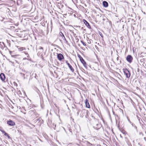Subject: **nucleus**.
<instances>
[{
	"label": "nucleus",
	"instance_id": "f257e3e1",
	"mask_svg": "<svg viewBox=\"0 0 146 146\" xmlns=\"http://www.w3.org/2000/svg\"><path fill=\"white\" fill-rule=\"evenodd\" d=\"M89 113V111L88 110H83L81 111V113L80 114V116L82 117H83L85 116L86 118H88Z\"/></svg>",
	"mask_w": 146,
	"mask_h": 146
},
{
	"label": "nucleus",
	"instance_id": "f03ea898",
	"mask_svg": "<svg viewBox=\"0 0 146 146\" xmlns=\"http://www.w3.org/2000/svg\"><path fill=\"white\" fill-rule=\"evenodd\" d=\"M78 57L79 58L81 62L82 63L84 66L86 68L87 67V66L86 62L83 59L80 55L78 54Z\"/></svg>",
	"mask_w": 146,
	"mask_h": 146
},
{
	"label": "nucleus",
	"instance_id": "7ed1b4c3",
	"mask_svg": "<svg viewBox=\"0 0 146 146\" xmlns=\"http://www.w3.org/2000/svg\"><path fill=\"white\" fill-rule=\"evenodd\" d=\"M123 72L127 78L130 77V74L129 71L127 69H123Z\"/></svg>",
	"mask_w": 146,
	"mask_h": 146
},
{
	"label": "nucleus",
	"instance_id": "20e7f679",
	"mask_svg": "<svg viewBox=\"0 0 146 146\" xmlns=\"http://www.w3.org/2000/svg\"><path fill=\"white\" fill-rule=\"evenodd\" d=\"M7 123L10 126H13L15 125V122L11 119L7 121Z\"/></svg>",
	"mask_w": 146,
	"mask_h": 146
},
{
	"label": "nucleus",
	"instance_id": "39448f33",
	"mask_svg": "<svg viewBox=\"0 0 146 146\" xmlns=\"http://www.w3.org/2000/svg\"><path fill=\"white\" fill-rule=\"evenodd\" d=\"M126 59L128 62L130 63L132 62L133 58L131 55H129L127 57Z\"/></svg>",
	"mask_w": 146,
	"mask_h": 146
},
{
	"label": "nucleus",
	"instance_id": "423d86ee",
	"mask_svg": "<svg viewBox=\"0 0 146 146\" xmlns=\"http://www.w3.org/2000/svg\"><path fill=\"white\" fill-rule=\"evenodd\" d=\"M66 63L68 65V67L69 68L70 70L72 72H74V70L73 68L71 66V65L67 61H66Z\"/></svg>",
	"mask_w": 146,
	"mask_h": 146
},
{
	"label": "nucleus",
	"instance_id": "0eeeda50",
	"mask_svg": "<svg viewBox=\"0 0 146 146\" xmlns=\"http://www.w3.org/2000/svg\"><path fill=\"white\" fill-rule=\"evenodd\" d=\"M37 51L38 52V54H40L43 51V48L41 47H39L38 49H36Z\"/></svg>",
	"mask_w": 146,
	"mask_h": 146
},
{
	"label": "nucleus",
	"instance_id": "6e6552de",
	"mask_svg": "<svg viewBox=\"0 0 146 146\" xmlns=\"http://www.w3.org/2000/svg\"><path fill=\"white\" fill-rule=\"evenodd\" d=\"M57 58L58 59L61 61L64 58V57L63 55L61 54H58L57 55Z\"/></svg>",
	"mask_w": 146,
	"mask_h": 146
},
{
	"label": "nucleus",
	"instance_id": "1a4fd4ad",
	"mask_svg": "<svg viewBox=\"0 0 146 146\" xmlns=\"http://www.w3.org/2000/svg\"><path fill=\"white\" fill-rule=\"evenodd\" d=\"M84 22L86 25L89 29H91L90 25L89 23L85 20H83Z\"/></svg>",
	"mask_w": 146,
	"mask_h": 146
},
{
	"label": "nucleus",
	"instance_id": "9d476101",
	"mask_svg": "<svg viewBox=\"0 0 146 146\" xmlns=\"http://www.w3.org/2000/svg\"><path fill=\"white\" fill-rule=\"evenodd\" d=\"M0 78L2 81L4 80L5 78V74L3 73H1L0 75Z\"/></svg>",
	"mask_w": 146,
	"mask_h": 146
},
{
	"label": "nucleus",
	"instance_id": "9b49d317",
	"mask_svg": "<svg viewBox=\"0 0 146 146\" xmlns=\"http://www.w3.org/2000/svg\"><path fill=\"white\" fill-rule=\"evenodd\" d=\"M85 104L86 107L88 108H90V106L88 102V100L87 99L86 100Z\"/></svg>",
	"mask_w": 146,
	"mask_h": 146
},
{
	"label": "nucleus",
	"instance_id": "f8f14e48",
	"mask_svg": "<svg viewBox=\"0 0 146 146\" xmlns=\"http://www.w3.org/2000/svg\"><path fill=\"white\" fill-rule=\"evenodd\" d=\"M103 6L105 7H107L108 6V3L106 1H104L103 3Z\"/></svg>",
	"mask_w": 146,
	"mask_h": 146
},
{
	"label": "nucleus",
	"instance_id": "ddd939ff",
	"mask_svg": "<svg viewBox=\"0 0 146 146\" xmlns=\"http://www.w3.org/2000/svg\"><path fill=\"white\" fill-rule=\"evenodd\" d=\"M18 49L20 51H22L24 50H25L26 49L25 48L23 47L19 48H18Z\"/></svg>",
	"mask_w": 146,
	"mask_h": 146
},
{
	"label": "nucleus",
	"instance_id": "4468645a",
	"mask_svg": "<svg viewBox=\"0 0 146 146\" xmlns=\"http://www.w3.org/2000/svg\"><path fill=\"white\" fill-rule=\"evenodd\" d=\"M1 44V42H0V47L2 49H3L4 48V47L3 45H4V43L3 42H2Z\"/></svg>",
	"mask_w": 146,
	"mask_h": 146
},
{
	"label": "nucleus",
	"instance_id": "2eb2a0df",
	"mask_svg": "<svg viewBox=\"0 0 146 146\" xmlns=\"http://www.w3.org/2000/svg\"><path fill=\"white\" fill-rule=\"evenodd\" d=\"M59 35L62 37L64 36L62 32H60L59 33Z\"/></svg>",
	"mask_w": 146,
	"mask_h": 146
},
{
	"label": "nucleus",
	"instance_id": "dca6fc26",
	"mask_svg": "<svg viewBox=\"0 0 146 146\" xmlns=\"http://www.w3.org/2000/svg\"><path fill=\"white\" fill-rule=\"evenodd\" d=\"M80 41H81V42L83 44V45L84 46H86V44L83 41L81 40Z\"/></svg>",
	"mask_w": 146,
	"mask_h": 146
},
{
	"label": "nucleus",
	"instance_id": "f3484780",
	"mask_svg": "<svg viewBox=\"0 0 146 146\" xmlns=\"http://www.w3.org/2000/svg\"><path fill=\"white\" fill-rule=\"evenodd\" d=\"M24 52L25 53V54L26 55H27V57H28L29 56V55L28 54V53H26V52Z\"/></svg>",
	"mask_w": 146,
	"mask_h": 146
},
{
	"label": "nucleus",
	"instance_id": "a211bd4d",
	"mask_svg": "<svg viewBox=\"0 0 146 146\" xmlns=\"http://www.w3.org/2000/svg\"><path fill=\"white\" fill-rule=\"evenodd\" d=\"M62 37L63 40L66 41V40L64 36L63 37L62 36Z\"/></svg>",
	"mask_w": 146,
	"mask_h": 146
},
{
	"label": "nucleus",
	"instance_id": "6ab92c4d",
	"mask_svg": "<svg viewBox=\"0 0 146 146\" xmlns=\"http://www.w3.org/2000/svg\"><path fill=\"white\" fill-rule=\"evenodd\" d=\"M100 35L102 37H103V36L102 35V34L101 33H99Z\"/></svg>",
	"mask_w": 146,
	"mask_h": 146
},
{
	"label": "nucleus",
	"instance_id": "aec40b11",
	"mask_svg": "<svg viewBox=\"0 0 146 146\" xmlns=\"http://www.w3.org/2000/svg\"><path fill=\"white\" fill-rule=\"evenodd\" d=\"M6 136H7L8 137V139H11V137L9 136V135H7Z\"/></svg>",
	"mask_w": 146,
	"mask_h": 146
},
{
	"label": "nucleus",
	"instance_id": "412c9836",
	"mask_svg": "<svg viewBox=\"0 0 146 146\" xmlns=\"http://www.w3.org/2000/svg\"><path fill=\"white\" fill-rule=\"evenodd\" d=\"M4 134L5 136H7L8 135L7 133L6 132H5Z\"/></svg>",
	"mask_w": 146,
	"mask_h": 146
},
{
	"label": "nucleus",
	"instance_id": "4be33fe9",
	"mask_svg": "<svg viewBox=\"0 0 146 146\" xmlns=\"http://www.w3.org/2000/svg\"><path fill=\"white\" fill-rule=\"evenodd\" d=\"M21 75V76H25V74H23V73H20Z\"/></svg>",
	"mask_w": 146,
	"mask_h": 146
},
{
	"label": "nucleus",
	"instance_id": "5701e85b",
	"mask_svg": "<svg viewBox=\"0 0 146 146\" xmlns=\"http://www.w3.org/2000/svg\"><path fill=\"white\" fill-rule=\"evenodd\" d=\"M1 132H2V133L3 134H4L5 132V131H4V130H2V131H1Z\"/></svg>",
	"mask_w": 146,
	"mask_h": 146
},
{
	"label": "nucleus",
	"instance_id": "b1692460",
	"mask_svg": "<svg viewBox=\"0 0 146 146\" xmlns=\"http://www.w3.org/2000/svg\"><path fill=\"white\" fill-rule=\"evenodd\" d=\"M1 132H2V133L3 134H4L5 132V131H4V130H2V131H1Z\"/></svg>",
	"mask_w": 146,
	"mask_h": 146
},
{
	"label": "nucleus",
	"instance_id": "393cba45",
	"mask_svg": "<svg viewBox=\"0 0 146 146\" xmlns=\"http://www.w3.org/2000/svg\"><path fill=\"white\" fill-rule=\"evenodd\" d=\"M56 127V125L52 126L54 128H55Z\"/></svg>",
	"mask_w": 146,
	"mask_h": 146
},
{
	"label": "nucleus",
	"instance_id": "a878e982",
	"mask_svg": "<svg viewBox=\"0 0 146 146\" xmlns=\"http://www.w3.org/2000/svg\"><path fill=\"white\" fill-rule=\"evenodd\" d=\"M119 57H117V60H119Z\"/></svg>",
	"mask_w": 146,
	"mask_h": 146
},
{
	"label": "nucleus",
	"instance_id": "bb28decb",
	"mask_svg": "<svg viewBox=\"0 0 146 146\" xmlns=\"http://www.w3.org/2000/svg\"><path fill=\"white\" fill-rule=\"evenodd\" d=\"M120 137H121V138H122V136H121V135H120Z\"/></svg>",
	"mask_w": 146,
	"mask_h": 146
},
{
	"label": "nucleus",
	"instance_id": "cd10ccee",
	"mask_svg": "<svg viewBox=\"0 0 146 146\" xmlns=\"http://www.w3.org/2000/svg\"><path fill=\"white\" fill-rule=\"evenodd\" d=\"M88 144H90V143L89 142H88Z\"/></svg>",
	"mask_w": 146,
	"mask_h": 146
},
{
	"label": "nucleus",
	"instance_id": "c85d7f7f",
	"mask_svg": "<svg viewBox=\"0 0 146 146\" xmlns=\"http://www.w3.org/2000/svg\"><path fill=\"white\" fill-rule=\"evenodd\" d=\"M2 130H3L2 129H0V130L1 131H2Z\"/></svg>",
	"mask_w": 146,
	"mask_h": 146
},
{
	"label": "nucleus",
	"instance_id": "c756f323",
	"mask_svg": "<svg viewBox=\"0 0 146 146\" xmlns=\"http://www.w3.org/2000/svg\"><path fill=\"white\" fill-rule=\"evenodd\" d=\"M63 128L64 129V130H65V129H64V127H63Z\"/></svg>",
	"mask_w": 146,
	"mask_h": 146
},
{
	"label": "nucleus",
	"instance_id": "7c9ffc66",
	"mask_svg": "<svg viewBox=\"0 0 146 146\" xmlns=\"http://www.w3.org/2000/svg\"><path fill=\"white\" fill-rule=\"evenodd\" d=\"M63 128L64 129V130H65V129H64V127H63Z\"/></svg>",
	"mask_w": 146,
	"mask_h": 146
},
{
	"label": "nucleus",
	"instance_id": "2f4dec72",
	"mask_svg": "<svg viewBox=\"0 0 146 146\" xmlns=\"http://www.w3.org/2000/svg\"><path fill=\"white\" fill-rule=\"evenodd\" d=\"M123 133V134H124L125 133L124 132H122Z\"/></svg>",
	"mask_w": 146,
	"mask_h": 146
},
{
	"label": "nucleus",
	"instance_id": "473e14b6",
	"mask_svg": "<svg viewBox=\"0 0 146 146\" xmlns=\"http://www.w3.org/2000/svg\"><path fill=\"white\" fill-rule=\"evenodd\" d=\"M144 139H145V137H144Z\"/></svg>",
	"mask_w": 146,
	"mask_h": 146
},
{
	"label": "nucleus",
	"instance_id": "72a5a7b5",
	"mask_svg": "<svg viewBox=\"0 0 146 146\" xmlns=\"http://www.w3.org/2000/svg\"><path fill=\"white\" fill-rule=\"evenodd\" d=\"M99 125H100V124H99ZM97 125H98L97 124Z\"/></svg>",
	"mask_w": 146,
	"mask_h": 146
},
{
	"label": "nucleus",
	"instance_id": "f704fd0d",
	"mask_svg": "<svg viewBox=\"0 0 146 146\" xmlns=\"http://www.w3.org/2000/svg\"><path fill=\"white\" fill-rule=\"evenodd\" d=\"M145 75H146V74H145Z\"/></svg>",
	"mask_w": 146,
	"mask_h": 146
},
{
	"label": "nucleus",
	"instance_id": "c9c22d12",
	"mask_svg": "<svg viewBox=\"0 0 146 146\" xmlns=\"http://www.w3.org/2000/svg\"><path fill=\"white\" fill-rule=\"evenodd\" d=\"M145 133H146V132H145Z\"/></svg>",
	"mask_w": 146,
	"mask_h": 146
}]
</instances>
